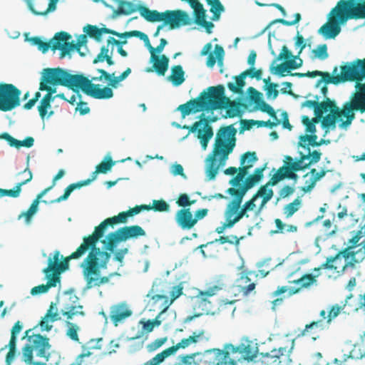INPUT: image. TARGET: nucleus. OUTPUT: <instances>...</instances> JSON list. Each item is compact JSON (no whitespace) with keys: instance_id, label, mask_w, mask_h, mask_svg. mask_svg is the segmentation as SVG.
Here are the masks:
<instances>
[{"instance_id":"1","label":"nucleus","mask_w":365,"mask_h":365,"mask_svg":"<svg viewBox=\"0 0 365 365\" xmlns=\"http://www.w3.org/2000/svg\"><path fill=\"white\" fill-rule=\"evenodd\" d=\"M365 19L364 0H339L329 14V21L319 30L326 38H334L341 31L339 23Z\"/></svg>"},{"instance_id":"2","label":"nucleus","mask_w":365,"mask_h":365,"mask_svg":"<svg viewBox=\"0 0 365 365\" xmlns=\"http://www.w3.org/2000/svg\"><path fill=\"white\" fill-rule=\"evenodd\" d=\"M237 129L233 125L220 127L217 130L214 148L209 157L206 173L209 180L217 174L220 165H224L236 145Z\"/></svg>"},{"instance_id":"3","label":"nucleus","mask_w":365,"mask_h":365,"mask_svg":"<svg viewBox=\"0 0 365 365\" xmlns=\"http://www.w3.org/2000/svg\"><path fill=\"white\" fill-rule=\"evenodd\" d=\"M359 90L353 92L349 100L345 102L341 109H336L333 112L322 117V126L324 128L332 130L336 128V120L340 121L339 127L341 128H348L355 118V112L365 113V86L361 87L358 84Z\"/></svg>"},{"instance_id":"4","label":"nucleus","mask_w":365,"mask_h":365,"mask_svg":"<svg viewBox=\"0 0 365 365\" xmlns=\"http://www.w3.org/2000/svg\"><path fill=\"white\" fill-rule=\"evenodd\" d=\"M89 252L81 264L83 277L86 280V288L89 289L94 287H101L108 283L110 278L118 275L117 272L110 273L108 276L100 277L101 269H106L110 258V253L102 251L96 245L89 247Z\"/></svg>"},{"instance_id":"5","label":"nucleus","mask_w":365,"mask_h":365,"mask_svg":"<svg viewBox=\"0 0 365 365\" xmlns=\"http://www.w3.org/2000/svg\"><path fill=\"white\" fill-rule=\"evenodd\" d=\"M83 255L78 253V248L69 256L63 258L58 250H56L53 256H50L48 259V266L43 269L48 282L46 284H40L33 287L31 290L32 295L43 294L48 291L51 287L56 286L60 282V274L68 269V262L71 259H77Z\"/></svg>"},{"instance_id":"6","label":"nucleus","mask_w":365,"mask_h":365,"mask_svg":"<svg viewBox=\"0 0 365 365\" xmlns=\"http://www.w3.org/2000/svg\"><path fill=\"white\" fill-rule=\"evenodd\" d=\"M336 72L337 67H335L333 73L335 74ZM319 76L322 78L318 80L317 86L322 82L325 83V85L329 83L337 85L346 81H354V92H357L359 90L358 84L361 87L365 86V58L356 59L350 63L341 66L340 74L331 76L328 72H322V74Z\"/></svg>"},{"instance_id":"7","label":"nucleus","mask_w":365,"mask_h":365,"mask_svg":"<svg viewBox=\"0 0 365 365\" xmlns=\"http://www.w3.org/2000/svg\"><path fill=\"white\" fill-rule=\"evenodd\" d=\"M215 358L210 365H237V360H252L257 356V349L247 341L238 346L227 344L225 349H215Z\"/></svg>"},{"instance_id":"8","label":"nucleus","mask_w":365,"mask_h":365,"mask_svg":"<svg viewBox=\"0 0 365 365\" xmlns=\"http://www.w3.org/2000/svg\"><path fill=\"white\" fill-rule=\"evenodd\" d=\"M31 329L26 331L24 337H27L29 344H25L21 349V361L26 364H32L34 354L38 358L48 361L50 359V350L51 345L47 336L40 334L29 335Z\"/></svg>"},{"instance_id":"9","label":"nucleus","mask_w":365,"mask_h":365,"mask_svg":"<svg viewBox=\"0 0 365 365\" xmlns=\"http://www.w3.org/2000/svg\"><path fill=\"white\" fill-rule=\"evenodd\" d=\"M43 70L53 81L54 85L68 87L75 92H78L81 89L86 94L91 83L94 81L93 78L88 79L83 75L71 74L61 68H47Z\"/></svg>"},{"instance_id":"10","label":"nucleus","mask_w":365,"mask_h":365,"mask_svg":"<svg viewBox=\"0 0 365 365\" xmlns=\"http://www.w3.org/2000/svg\"><path fill=\"white\" fill-rule=\"evenodd\" d=\"M207 91H210V110L225 108L226 115L229 118L240 115L242 104L225 96L224 86H210Z\"/></svg>"},{"instance_id":"11","label":"nucleus","mask_w":365,"mask_h":365,"mask_svg":"<svg viewBox=\"0 0 365 365\" xmlns=\"http://www.w3.org/2000/svg\"><path fill=\"white\" fill-rule=\"evenodd\" d=\"M129 217L127 211L121 212L118 215L108 217L95 227L92 235L83 237V242L78 247V253H82L83 255L88 251L89 247H94L97 245L98 240L103 236L108 226H113L116 224L125 223Z\"/></svg>"},{"instance_id":"12","label":"nucleus","mask_w":365,"mask_h":365,"mask_svg":"<svg viewBox=\"0 0 365 365\" xmlns=\"http://www.w3.org/2000/svg\"><path fill=\"white\" fill-rule=\"evenodd\" d=\"M83 307L79 304V299L75 294H70L68 301L64 304L63 309L61 310V314L67 319L66 322L68 329L66 330V336L73 341L79 342L78 332L80 327L70 322L76 316L84 317L85 312L83 310Z\"/></svg>"},{"instance_id":"13","label":"nucleus","mask_w":365,"mask_h":365,"mask_svg":"<svg viewBox=\"0 0 365 365\" xmlns=\"http://www.w3.org/2000/svg\"><path fill=\"white\" fill-rule=\"evenodd\" d=\"M145 235V231L139 225L125 226L110 232L107 235L106 240L102 242L106 245V249L112 252L118 242Z\"/></svg>"},{"instance_id":"14","label":"nucleus","mask_w":365,"mask_h":365,"mask_svg":"<svg viewBox=\"0 0 365 365\" xmlns=\"http://www.w3.org/2000/svg\"><path fill=\"white\" fill-rule=\"evenodd\" d=\"M71 38V36L67 32L61 31L58 33L57 38H56L58 41L53 47L54 48H61L60 58H63L66 56H70L73 51H76L80 56H85L86 54L81 51V48L87 43L86 35H81L76 43L69 42Z\"/></svg>"},{"instance_id":"15","label":"nucleus","mask_w":365,"mask_h":365,"mask_svg":"<svg viewBox=\"0 0 365 365\" xmlns=\"http://www.w3.org/2000/svg\"><path fill=\"white\" fill-rule=\"evenodd\" d=\"M40 80L39 91L47 92L41 100L40 104L38 106L39 115L43 119L48 113V109L51 107V103L55 99L53 95L56 93V86L53 83V81L48 76L44 70L41 73Z\"/></svg>"},{"instance_id":"16","label":"nucleus","mask_w":365,"mask_h":365,"mask_svg":"<svg viewBox=\"0 0 365 365\" xmlns=\"http://www.w3.org/2000/svg\"><path fill=\"white\" fill-rule=\"evenodd\" d=\"M216 118L210 120L205 117L204 113L200 115V120L195 122L192 125H184V129L189 130L190 133L197 132V137L200 140L202 148L205 150L207 147L210 140L213 136V130L209 124L210 122H214Z\"/></svg>"},{"instance_id":"17","label":"nucleus","mask_w":365,"mask_h":365,"mask_svg":"<svg viewBox=\"0 0 365 365\" xmlns=\"http://www.w3.org/2000/svg\"><path fill=\"white\" fill-rule=\"evenodd\" d=\"M21 91L13 84L0 83V110L9 111L20 105Z\"/></svg>"},{"instance_id":"18","label":"nucleus","mask_w":365,"mask_h":365,"mask_svg":"<svg viewBox=\"0 0 365 365\" xmlns=\"http://www.w3.org/2000/svg\"><path fill=\"white\" fill-rule=\"evenodd\" d=\"M293 349V344L290 348L279 347L273 349L269 353L263 354L257 362L258 365H292L290 354Z\"/></svg>"},{"instance_id":"19","label":"nucleus","mask_w":365,"mask_h":365,"mask_svg":"<svg viewBox=\"0 0 365 365\" xmlns=\"http://www.w3.org/2000/svg\"><path fill=\"white\" fill-rule=\"evenodd\" d=\"M210 91H203L199 96L187 101L186 103L180 105L178 110L181 112L182 118L200 111H210Z\"/></svg>"},{"instance_id":"20","label":"nucleus","mask_w":365,"mask_h":365,"mask_svg":"<svg viewBox=\"0 0 365 365\" xmlns=\"http://www.w3.org/2000/svg\"><path fill=\"white\" fill-rule=\"evenodd\" d=\"M165 25H169L170 29L179 28L182 26L190 25L192 22L188 14L182 10H167L165 11Z\"/></svg>"},{"instance_id":"21","label":"nucleus","mask_w":365,"mask_h":365,"mask_svg":"<svg viewBox=\"0 0 365 365\" xmlns=\"http://www.w3.org/2000/svg\"><path fill=\"white\" fill-rule=\"evenodd\" d=\"M213 295H210L207 291H201L196 296L191 298V304L193 310L197 315L208 314L212 312L213 304L210 298Z\"/></svg>"},{"instance_id":"22","label":"nucleus","mask_w":365,"mask_h":365,"mask_svg":"<svg viewBox=\"0 0 365 365\" xmlns=\"http://www.w3.org/2000/svg\"><path fill=\"white\" fill-rule=\"evenodd\" d=\"M262 71L261 69L255 70L254 67H250L249 69L242 72L239 76H236L235 84L232 82L227 83V88L235 93H240L242 88L245 85V78L248 76L250 78H255L257 80H260L262 78Z\"/></svg>"},{"instance_id":"23","label":"nucleus","mask_w":365,"mask_h":365,"mask_svg":"<svg viewBox=\"0 0 365 365\" xmlns=\"http://www.w3.org/2000/svg\"><path fill=\"white\" fill-rule=\"evenodd\" d=\"M242 202L230 201L226 207L225 217H229L231 225H235L243 217H248L247 210L242 205Z\"/></svg>"},{"instance_id":"24","label":"nucleus","mask_w":365,"mask_h":365,"mask_svg":"<svg viewBox=\"0 0 365 365\" xmlns=\"http://www.w3.org/2000/svg\"><path fill=\"white\" fill-rule=\"evenodd\" d=\"M143 41L151 54V60L154 61L153 65L154 70L159 76H164L168 68L169 58L165 55L160 56L155 55L154 48L150 45L148 36L147 39L145 38Z\"/></svg>"},{"instance_id":"25","label":"nucleus","mask_w":365,"mask_h":365,"mask_svg":"<svg viewBox=\"0 0 365 365\" xmlns=\"http://www.w3.org/2000/svg\"><path fill=\"white\" fill-rule=\"evenodd\" d=\"M133 312L125 302L113 304L110 308V319L115 327L118 326L126 318L130 317Z\"/></svg>"},{"instance_id":"26","label":"nucleus","mask_w":365,"mask_h":365,"mask_svg":"<svg viewBox=\"0 0 365 365\" xmlns=\"http://www.w3.org/2000/svg\"><path fill=\"white\" fill-rule=\"evenodd\" d=\"M102 341L101 338L98 339H91L87 344H83L81 348L83 352L78 355L74 361L70 365H89L88 359L93 355L91 349H101V345L99 342Z\"/></svg>"},{"instance_id":"27","label":"nucleus","mask_w":365,"mask_h":365,"mask_svg":"<svg viewBox=\"0 0 365 365\" xmlns=\"http://www.w3.org/2000/svg\"><path fill=\"white\" fill-rule=\"evenodd\" d=\"M33 14L36 16H45L49 12L55 11V1L48 2V0H26Z\"/></svg>"},{"instance_id":"28","label":"nucleus","mask_w":365,"mask_h":365,"mask_svg":"<svg viewBox=\"0 0 365 365\" xmlns=\"http://www.w3.org/2000/svg\"><path fill=\"white\" fill-rule=\"evenodd\" d=\"M352 248H349L347 246L344 250L339 252L334 257H329L327 258V260L324 263L322 264L321 266L318 268H314V271L319 272L322 269H336L337 267L334 264V262L336 263L339 259H340V257H343L346 260L349 259H353L354 255H357V252H354V251H351Z\"/></svg>"},{"instance_id":"29","label":"nucleus","mask_w":365,"mask_h":365,"mask_svg":"<svg viewBox=\"0 0 365 365\" xmlns=\"http://www.w3.org/2000/svg\"><path fill=\"white\" fill-rule=\"evenodd\" d=\"M175 220L182 230H191L196 225L190 208H181L178 210Z\"/></svg>"},{"instance_id":"30","label":"nucleus","mask_w":365,"mask_h":365,"mask_svg":"<svg viewBox=\"0 0 365 365\" xmlns=\"http://www.w3.org/2000/svg\"><path fill=\"white\" fill-rule=\"evenodd\" d=\"M61 319V317H60L59 313L58 312L56 304L53 302H51L45 316L42 318L38 324L42 330L48 331L53 327L51 323L59 321Z\"/></svg>"},{"instance_id":"31","label":"nucleus","mask_w":365,"mask_h":365,"mask_svg":"<svg viewBox=\"0 0 365 365\" xmlns=\"http://www.w3.org/2000/svg\"><path fill=\"white\" fill-rule=\"evenodd\" d=\"M328 171L322 170L318 172L315 168L311 169L309 173L303 176L304 178H309V179L305 180L304 185L301 187L300 190L304 193L311 192L315 187L317 182L324 177Z\"/></svg>"},{"instance_id":"32","label":"nucleus","mask_w":365,"mask_h":365,"mask_svg":"<svg viewBox=\"0 0 365 365\" xmlns=\"http://www.w3.org/2000/svg\"><path fill=\"white\" fill-rule=\"evenodd\" d=\"M182 294V287L180 286H175L173 287V290L170 293L171 296V300H169L168 297L163 295V294H155L152 297V299L154 301L155 303H158L159 301H162V306L160 307L161 311L160 312V314H163L165 312L168 307L170 306V304L173 303V302L178 297H179Z\"/></svg>"},{"instance_id":"33","label":"nucleus","mask_w":365,"mask_h":365,"mask_svg":"<svg viewBox=\"0 0 365 365\" xmlns=\"http://www.w3.org/2000/svg\"><path fill=\"white\" fill-rule=\"evenodd\" d=\"M255 287V283L251 282L247 273H242V275L236 279L234 286L237 289L238 294H242L243 296L250 294L251 292L254 291Z\"/></svg>"},{"instance_id":"34","label":"nucleus","mask_w":365,"mask_h":365,"mask_svg":"<svg viewBox=\"0 0 365 365\" xmlns=\"http://www.w3.org/2000/svg\"><path fill=\"white\" fill-rule=\"evenodd\" d=\"M86 95L96 99H108L113 97V92L111 88L108 86L100 88L99 85H96L91 82Z\"/></svg>"},{"instance_id":"35","label":"nucleus","mask_w":365,"mask_h":365,"mask_svg":"<svg viewBox=\"0 0 365 365\" xmlns=\"http://www.w3.org/2000/svg\"><path fill=\"white\" fill-rule=\"evenodd\" d=\"M28 171V178L26 180H24L21 181L20 182L17 183L14 189L11 190H6V189H2L0 188V197L4 196H9L11 197H18L20 195L21 191V187L28 182H29L32 178L33 175L31 171L29 170V168H26L24 170V173H26Z\"/></svg>"},{"instance_id":"36","label":"nucleus","mask_w":365,"mask_h":365,"mask_svg":"<svg viewBox=\"0 0 365 365\" xmlns=\"http://www.w3.org/2000/svg\"><path fill=\"white\" fill-rule=\"evenodd\" d=\"M0 139L5 140L8 142L11 147L20 148L21 147L31 148L34 145V139L33 137H26L24 140H19L13 138L8 133H3L0 134Z\"/></svg>"},{"instance_id":"37","label":"nucleus","mask_w":365,"mask_h":365,"mask_svg":"<svg viewBox=\"0 0 365 365\" xmlns=\"http://www.w3.org/2000/svg\"><path fill=\"white\" fill-rule=\"evenodd\" d=\"M352 294H350L346 297L345 303L341 305H339L338 304L332 305L330 309L328 310L327 314V320L326 321V324L329 325L332 319H335L341 312L344 313H349L350 310L346 309V307L349 306L348 300L352 298Z\"/></svg>"},{"instance_id":"38","label":"nucleus","mask_w":365,"mask_h":365,"mask_svg":"<svg viewBox=\"0 0 365 365\" xmlns=\"http://www.w3.org/2000/svg\"><path fill=\"white\" fill-rule=\"evenodd\" d=\"M91 182H93V179L88 178L84 180H81L75 183L70 184L64 190L63 195H61L58 198L53 200L50 202V203H58L61 201L66 200L68 198L71 193L76 190L80 189L83 186H86L89 185Z\"/></svg>"},{"instance_id":"39","label":"nucleus","mask_w":365,"mask_h":365,"mask_svg":"<svg viewBox=\"0 0 365 365\" xmlns=\"http://www.w3.org/2000/svg\"><path fill=\"white\" fill-rule=\"evenodd\" d=\"M58 33H56L54 36L48 41L45 42L43 41L40 37L34 36L29 39V41L34 46H37L38 48L43 53H46L48 51L49 48H51L53 51L59 50L61 51V48H54L53 46L58 41L56 38H57Z\"/></svg>"},{"instance_id":"40","label":"nucleus","mask_w":365,"mask_h":365,"mask_svg":"<svg viewBox=\"0 0 365 365\" xmlns=\"http://www.w3.org/2000/svg\"><path fill=\"white\" fill-rule=\"evenodd\" d=\"M195 22L206 29L208 34L211 33L214 24L211 21H206V10L202 7L194 10Z\"/></svg>"},{"instance_id":"41","label":"nucleus","mask_w":365,"mask_h":365,"mask_svg":"<svg viewBox=\"0 0 365 365\" xmlns=\"http://www.w3.org/2000/svg\"><path fill=\"white\" fill-rule=\"evenodd\" d=\"M336 109L340 108L336 105L334 101H331L329 98H326V100L322 102L318 101V105L315 110V116L321 120L324 113L329 111L331 113V110L334 112Z\"/></svg>"},{"instance_id":"42","label":"nucleus","mask_w":365,"mask_h":365,"mask_svg":"<svg viewBox=\"0 0 365 365\" xmlns=\"http://www.w3.org/2000/svg\"><path fill=\"white\" fill-rule=\"evenodd\" d=\"M307 156L308 155H303V153L300 152V157L298 160L293 161L292 163L286 162V165H284L280 168V171H282V170H289L291 171L298 172L305 170L309 167L306 162Z\"/></svg>"},{"instance_id":"43","label":"nucleus","mask_w":365,"mask_h":365,"mask_svg":"<svg viewBox=\"0 0 365 365\" xmlns=\"http://www.w3.org/2000/svg\"><path fill=\"white\" fill-rule=\"evenodd\" d=\"M101 36L103 34H113L119 38H130V37H138L141 40H144L145 38L147 39V35L140 31H126L124 33H118L114 30L103 27L100 28Z\"/></svg>"},{"instance_id":"44","label":"nucleus","mask_w":365,"mask_h":365,"mask_svg":"<svg viewBox=\"0 0 365 365\" xmlns=\"http://www.w3.org/2000/svg\"><path fill=\"white\" fill-rule=\"evenodd\" d=\"M118 3V9L114 10L113 14L119 15H130L137 11V6L131 1L125 0H113Z\"/></svg>"},{"instance_id":"45","label":"nucleus","mask_w":365,"mask_h":365,"mask_svg":"<svg viewBox=\"0 0 365 365\" xmlns=\"http://www.w3.org/2000/svg\"><path fill=\"white\" fill-rule=\"evenodd\" d=\"M48 192V189H44L42 190L36 197V199L32 202L29 208L26 211L22 212L19 215V218L21 217H25V220L26 222H29L32 216L37 212L38 206L40 202L41 199L43 195H45Z\"/></svg>"},{"instance_id":"46","label":"nucleus","mask_w":365,"mask_h":365,"mask_svg":"<svg viewBox=\"0 0 365 365\" xmlns=\"http://www.w3.org/2000/svg\"><path fill=\"white\" fill-rule=\"evenodd\" d=\"M140 15L145 18L148 21L157 22L163 21L164 20V12H158L156 10H150L145 6H140L139 8Z\"/></svg>"},{"instance_id":"47","label":"nucleus","mask_w":365,"mask_h":365,"mask_svg":"<svg viewBox=\"0 0 365 365\" xmlns=\"http://www.w3.org/2000/svg\"><path fill=\"white\" fill-rule=\"evenodd\" d=\"M205 334L203 330L199 332H193L192 335L188 338L182 339L179 343L175 346H172L171 349L173 354H175L179 349H185L190 346L192 343H196L198 339Z\"/></svg>"},{"instance_id":"48","label":"nucleus","mask_w":365,"mask_h":365,"mask_svg":"<svg viewBox=\"0 0 365 365\" xmlns=\"http://www.w3.org/2000/svg\"><path fill=\"white\" fill-rule=\"evenodd\" d=\"M97 71L101 74L98 77H93V81H101L104 79L108 82V86L111 88H117L120 82L118 76H115V73H109L103 69H98Z\"/></svg>"},{"instance_id":"49","label":"nucleus","mask_w":365,"mask_h":365,"mask_svg":"<svg viewBox=\"0 0 365 365\" xmlns=\"http://www.w3.org/2000/svg\"><path fill=\"white\" fill-rule=\"evenodd\" d=\"M295 173L296 172L294 171H291L289 170H282V171H280L279 168L270 178L269 184L277 185L279 181L285 178L296 180L298 178V175Z\"/></svg>"},{"instance_id":"50","label":"nucleus","mask_w":365,"mask_h":365,"mask_svg":"<svg viewBox=\"0 0 365 365\" xmlns=\"http://www.w3.org/2000/svg\"><path fill=\"white\" fill-rule=\"evenodd\" d=\"M225 282L224 277L216 276L207 284V293L210 295H215L218 292L221 291L225 287Z\"/></svg>"},{"instance_id":"51","label":"nucleus","mask_w":365,"mask_h":365,"mask_svg":"<svg viewBox=\"0 0 365 365\" xmlns=\"http://www.w3.org/2000/svg\"><path fill=\"white\" fill-rule=\"evenodd\" d=\"M184 75L185 72L181 66H174L171 69V75L168 78L174 86H178L185 81Z\"/></svg>"},{"instance_id":"52","label":"nucleus","mask_w":365,"mask_h":365,"mask_svg":"<svg viewBox=\"0 0 365 365\" xmlns=\"http://www.w3.org/2000/svg\"><path fill=\"white\" fill-rule=\"evenodd\" d=\"M112 53L113 51L109 53L108 46H103L101 48L100 53L93 59V63L96 64L106 61L108 66L114 65L115 62L112 58Z\"/></svg>"},{"instance_id":"53","label":"nucleus","mask_w":365,"mask_h":365,"mask_svg":"<svg viewBox=\"0 0 365 365\" xmlns=\"http://www.w3.org/2000/svg\"><path fill=\"white\" fill-rule=\"evenodd\" d=\"M115 162H113L110 157L107 158L106 161H102L96 167V170L91 174V179L93 181L96 180L97 175L98 173H107L112 167L114 165Z\"/></svg>"},{"instance_id":"54","label":"nucleus","mask_w":365,"mask_h":365,"mask_svg":"<svg viewBox=\"0 0 365 365\" xmlns=\"http://www.w3.org/2000/svg\"><path fill=\"white\" fill-rule=\"evenodd\" d=\"M251 188L246 185L245 183L243 185L240 186L239 188L235 187H230L227 190V192L232 195L234 198L232 201H239L242 202L243 197L247 192Z\"/></svg>"},{"instance_id":"55","label":"nucleus","mask_w":365,"mask_h":365,"mask_svg":"<svg viewBox=\"0 0 365 365\" xmlns=\"http://www.w3.org/2000/svg\"><path fill=\"white\" fill-rule=\"evenodd\" d=\"M326 325V322H323L322 319L313 321L305 326L300 335L303 336L310 335V334H314L315 330L324 329Z\"/></svg>"},{"instance_id":"56","label":"nucleus","mask_w":365,"mask_h":365,"mask_svg":"<svg viewBox=\"0 0 365 365\" xmlns=\"http://www.w3.org/2000/svg\"><path fill=\"white\" fill-rule=\"evenodd\" d=\"M258 160L255 152H246L240 159L241 167L245 168L246 170L253 167L254 163Z\"/></svg>"},{"instance_id":"57","label":"nucleus","mask_w":365,"mask_h":365,"mask_svg":"<svg viewBox=\"0 0 365 365\" xmlns=\"http://www.w3.org/2000/svg\"><path fill=\"white\" fill-rule=\"evenodd\" d=\"M302 205V200L299 197L295 198L292 202L286 205L283 208V213L286 218L291 217L295 212H297Z\"/></svg>"},{"instance_id":"58","label":"nucleus","mask_w":365,"mask_h":365,"mask_svg":"<svg viewBox=\"0 0 365 365\" xmlns=\"http://www.w3.org/2000/svg\"><path fill=\"white\" fill-rule=\"evenodd\" d=\"M206 1L207 4L211 6L210 12L213 14L211 19L212 21L219 20L221 12L224 11V6L220 0H206Z\"/></svg>"},{"instance_id":"59","label":"nucleus","mask_w":365,"mask_h":365,"mask_svg":"<svg viewBox=\"0 0 365 365\" xmlns=\"http://www.w3.org/2000/svg\"><path fill=\"white\" fill-rule=\"evenodd\" d=\"M317 136L312 133L311 135H302L299 137V146L307 148V146L317 147Z\"/></svg>"},{"instance_id":"60","label":"nucleus","mask_w":365,"mask_h":365,"mask_svg":"<svg viewBox=\"0 0 365 365\" xmlns=\"http://www.w3.org/2000/svg\"><path fill=\"white\" fill-rule=\"evenodd\" d=\"M172 354H174L173 353L171 349L169 347L160 353L156 354L153 358L145 362L143 365H159L164 361L165 358Z\"/></svg>"},{"instance_id":"61","label":"nucleus","mask_w":365,"mask_h":365,"mask_svg":"<svg viewBox=\"0 0 365 365\" xmlns=\"http://www.w3.org/2000/svg\"><path fill=\"white\" fill-rule=\"evenodd\" d=\"M355 252H357V255H354L353 259H351L343 266V269L348 267L354 268L356 264L361 263L365 259V244L362 248L359 249Z\"/></svg>"},{"instance_id":"62","label":"nucleus","mask_w":365,"mask_h":365,"mask_svg":"<svg viewBox=\"0 0 365 365\" xmlns=\"http://www.w3.org/2000/svg\"><path fill=\"white\" fill-rule=\"evenodd\" d=\"M6 348L9 349V351L6 355L5 365H11L16 356V342L9 341V344L5 346L4 349Z\"/></svg>"},{"instance_id":"63","label":"nucleus","mask_w":365,"mask_h":365,"mask_svg":"<svg viewBox=\"0 0 365 365\" xmlns=\"http://www.w3.org/2000/svg\"><path fill=\"white\" fill-rule=\"evenodd\" d=\"M319 276V274L313 275L312 274H307L303 275L298 279L294 280L293 283L300 284L301 287H308L311 284L317 282L316 277Z\"/></svg>"},{"instance_id":"64","label":"nucleus","mask_w":365,"mask_h":365,"mask_svg":"<svg viewBox=\"0 0 365 365\" xmlns=\"http://www.w3.org/2000/svg\"><path fill=\"white\" fill-rule=\"evenodd\" d=\"M149 210L155 212H168L170 210L169 204L163 200H153L152 205H147Z\"/></svg>"}]
</instances>
